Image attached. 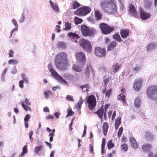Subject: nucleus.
I'll list each match as a JSON object with an SVG mask.
<instances>
[{
    "label": "nucleus",
    "mask_w": 157,
    "mask_h": 157,
    "mask_svg": "<svg viewBox=\"0 0 157 157\" xmlns=\"http://www.w3.org/2000/svg\"><path fill=\"white\" fill-rule=\"evenodd\" d=\"M152 147V145L150 144H144L142 146V149L144 151H149L151 150Z\"/></svg>",
    "instance_id": "obj_19"
},
{
    "label": "nucleus",
    "mask_w": 157,
    "mask_h": 157,
    "mask_svg": "<svg viewBox=\"0 0 157 157\" xmlns=\"http://www.w3.org/2000/svg\"><path fill=\"white\" fill-rule=\"evenodd\" d=\"M113 38L118 42H121L122 41L120 35L118 33L114 34L113 36Z\"/></svg>",
    "instance_id": "obj_36"
},
{
    "label": "nucleus",
    "mask_w": 157,
    "mask_h": 157,
    "mask_svg": "<svg viewBox=\"0 0 157 157\" xmlns=\"http://www.w3.org/2000/svg\"><path fill=\"white\" fill-rule=\"evenodd\" d=\"M89 151L90 153H92L93 152L94 149L92 145L91 144H90L89 145Z\"/></svg>",
    "instance_id": "obj_62"
},
{
    "label": "nucleus",
    "mask_w": 157,
    "mask_h": 157,
    "mask_svg": "<svg viewBox=\"0 0 157 157\" xmlns=\"http://www.w3.org/2000/svg\"><path fill=\"white\" fill-rule=\"evenodd\" d=\"M115 154V151H113L112 153H110L108 155V157H113V155H114Z\"/></svg>",
    "instance_id": "obj_63"
},
{
    "label": "nucleus",
    "mask_w": 157,
    "mask_h": 157,
    "mask_svg": "<svg viewBox=\"0 0 157 157\" xmlns=\"http://www.w3.org/2000/svg\"><path fill=\"white\" fill-rule=\"evenodd\" d=\"M106 49L105 48H101L100 47H96L94 50L95 55L99 57H102L105 55Z\"/></svg>",
    "instance_id": "obj_9"
},
{
    "label": "nucleus",
    "mask_w": 157,
    "mask_h": 157,
    "mask_svg": "<svg viewBox=\"0 0 157 157\" xmlns=\"http://www.w3.org/2000/svg\"><path fill=\"white\" fill-rule=\"evenodd\" d=\"M96 100L94 96L90 95L87 98L86 101L85 102L86 105L90 110H93L96 105Z\"/></svg>",
    "instance_id": "obj_5"
},
{
    "label": "nucleus",
    "mask_w": 157,
    "mask_h": 157,
    "mask_svg": "<svg viewBox=\"0 0 157 157\" xmlns=\"http://www.w3.org/2000/svg\"><path fill=\"white\" fill-rule=\"evenodd\" d=\"M123 131V128L122 127H121L118 130V133H117V136L120 137H121Z\"/></svg>",
    "instance_id": "obj_51"
},
{
    "label": "nucleus",
    "mask_w": 157,
    "mask_h": 157,
    "mask_svg": "<svg viewBox=\"0 0 157 157\" xmlns=\"http://www.w3.org/2000/svg\"><path fill=\"white\" fill-rule=\"evenodd\" d=\"M147 94L151 100L154 99L157 97V86H149L147 90Z\"/></svg>",
    "instance_id": "obj_4"
},
{
    "label": "nucleus",
    "mask_w": 157,
    "mask_h": 157,
    "mask_svg": "<svg viewBox=\"0 0 157 157\" xmlns=\"http://www.w3.org/2000/svg\"><path fill=\"white\" fill-rule=\"evenodd\" d=\"M43 148V146L42 145L36 147L35 149V152L37 153H38Z\"/></svg>",
    "instance_id": "obj_48"
},
{
    "label": "nucleus",
    "mask_w": 157,
    "mask_h": 157,
    "mask_svg": "<svg viewBox=\"0 0 157 157\" xmlns=\"http://www.w3.org/2000/svg\"><path fill=\"white\" fill-rule=\"evenodd\" d=\"M120 67L121 66L120 65H119L118 63H117L113 67V72L115 73L118 71L119 70Z\"/></svg>",
    "instance_id": "obj_40"
},
{
    "label": "nucleus",
    "mask_w": 157,
    "mask_h": 157,
    "mask_svg": "<svg viewBox=\"0 0 157 157\" xmlns=\"http://www.w3.org/2000/svg\"><path fill=\"white\" fill-rule=\"evenodd\" d=\"M65 27L64 29V30H70L71 28V24L68 22H66L65 24Z\"/></svg>",
    "instance_id": "obj_38"
},
{
    "label": "nucleus",
    "mask_w": 157,
    "mask_h": 157,
    "mask_svg": "<svg viewBox=\"0 0 157 157\" xmlns=\"http://www.w3.org/2000/svg\"><path fill=\"white\" fill-rule=\"evenodd\" d=\"M30 118V116L29 114H27L25 116L24 118V122H28Z\"/></svg>",
    "instance_id": "obj_55"
},
{
    "label": "nucleus",
    "mask_w": 157,
    "mask_h": 157,
    "mask_svg": "<svg viewBox=\"0 0 157 157\" xmlns=\"http://www.w3.org/2000/svg\"><path fill=\"white\" fill-rule=\"evenodd\" d=\"M90 72L93 76L95 75V72L94 69L92 68L90 64L88 65L86 68L85 71L84 73V78L85 79H88L90 76Z\"/></svg>",
    "instance_id": "obj_10"
},
{
    "label": "nucleus",
    "mask_w": 157,
    "mask_h": 157,
    "mask_svg": "<svg viewBox=\"0 0 157 157\" xmlns=\"http://www.w3.org/2000/svg\"><path fill=\"white\" fill-rule=\"evenodd\" d=\"M112 90V89H109L105 92L106 97L109 98L111 94Z\"/></svg>",
    "instance_id": "obj_47"
},
{
    "label": "nucleus",
    "mask_w": 157,
    "mask_h": 157,
    "mask_svg": "<svg viewBox=\"0 0 157 157\" xmlns=\"http://www.w3.org/2000/svg\"><path fill=\"white\" fill-rule=\"evenodd\" d=\"M75 57L78 61L84 63L86 61V57L84 53L82 52H77L75 55Z\"/></svg>",
    "instance_id": "obj_11"
},
{
    "label": "nucleus",
    "mask_w": 157,
    "mask_h": 157,
    "mask_svg": "<svg viewBox=\"0 0 157 157\" xmlns=\"http://www.w3.org/2000/svg\"><path fill=\"white\" fill-rule=\"evenodd\" d=\"M108 128L109 125L107 123L105 122L103 124V131L105 136H106L107 134Z\"/></svg>",
    "instance_id": "obj_24"
},
{
    "label": "nucleus",
    "mask_w": 157,
    "mask_h": 157,
    "mask_svg": "<svg viewBox=\"0 0 157 157\" xmlns=\"http://www.w3.org/2000/svg\"><path fill=\"white\" fill-rule=\"evenodd\" d=\"M110 106V105L109 104H105V106L104 109H105V113H104V115L105 114V113L107 110V109Z\"/></svg>",
    "instance_id": "obj_60"
},
{
    "label": "nucleus",
    "mask_w": 157,
    "mask_h": 157,
    "mask_svg": "<svg viewBox=\"0 0 157 157\" xmlns=\"http://www.w3.org/2000/svg\"><path fill=\"white\" fill-rule=\"evenodd\" d=\"M49 3L51 7L54 11L58 12L59 11V7L56 3H53L51 0L49 1Z\"/></svg>",
    "instance_id": "obj_22"
},
{
    "label": "nucleus",
    "mask_w": 157,
    "mask_h": 157,
    "mask_svg": "<svg viewBox=\"0 0 157 157\" xmlns=\"http://www.w3.org/2000/svg\"><path fill=\"white\" fill-rule=\"evenodd\" d=\"M129 141L131 143V146L134 148V149H136L138 147V144L134 138L133 137H130Z\"/></svg>",
    "instance_id": "obj_18"
},
{
    "label": "nucleus",
    "mask_w": 157,
    "mask_h": 157,
    "mask_svg": "<svg viewBox=\"0 0 157 157\" xmlns=\"http://www.w3.org/2000/svg\"><path fill=\"white\" fill-rule=\"evenodd\" d=\"M48 67L49 71L51 72L52 75L56 78L59 75L53 69V66L51 64H48Z\"/></svg>",
    "instance_id": "obj_16"
},
{
    "label": "nucleus",
    "mask_w": 157,
    "mask_h": 157,
    "mask_svg": "<svg viewBox=\"0 0 157 157\" xmlns=\"http://www.w3.org/2000/svg\"><path fill=\"white\" fill-rule=\"evenodd\" d=\"M157 46V44L155 43L149 45L147 47V50L148 51H151L155 49Z\"/></svg>",
    "instance_id": "obj_25"
},
{
    "label": "nucleus",
    "mask_w": 157,
    "mask_h": 157,
    "mask_svg": "<svg viewBox=\"0 0 157 157\" xmlns=\"http://www.w3.org/2000/svg\"><path fill=\"white\" fill-rule=\"evenodd\" d=\"M21 104L22 107L26 111H31V108L29 107L30 105V103L28 100L27 98L25 99L24 101H21L20 103Z\"/></svg>",
    "instance_id": "obj_13"
},
{
    "label": "nucleus",
    "mask_w": 157,
    "mask_h": 157,
    "mask_svg": "<svg viewBox=\"0 0 157 157\" xmlns=\"http://www.w3.org/2000/svg\"><path fill=\"white\" fill-rule=\"evenodd\" d=\"M98 116L101 118L102 117V116L104 113V109L103 106H102L100 109H98L97 111L95 112Z\"/></svg>",
    "instance_id": "obj_23"
},
{
    "label": "nucleus",
    "mask_w": 157,
    "mask_h": 157,
    "mask_svg": "<svg viewBox=\"0 0 157 157\" xmlns=\"http://www.w3.org/2000/svg\"><path fill=\"white\" fill-rule=\"evenodd\" d=\"M139 13L140 18L142 20H147L151 17L150 13H147L141 8L139 10Z\"/></svg>",
    "instance_id": "obj_12"
},
{
    "label": "nucleus",
    "mask_w": 157,
    "mask_h": 157,
    "mask_svg": "<svg viewBox=\"0 0 157 157\" xmlns=\"http://www.w3.org/2000/svg\"><path fill=\"white\" fill-rule=\"evenodd\" d=\"M142 82V80L141 78L135 81L133 85L134 89L135 90L137 91L140 89Z\"/></svg>",
    "instance_id": "obj_15"
},
{
    "label": "nucleus",
    "mask_w": 157,
    "mask_h": 157,
    "mask_svg": "<svg viewBox=\"0 0 157 157\" xmlns=\"http://www.w3.org/2000/svg\"><path fill=\"white\" fill-rule=\"evenodd\" d=\"M33 134V132L32 131H30L29 132V139L31 140V142H32L33 141V138L32 137V136Z\"/></svg>",
    "instance_id": "obj_56"
},
{
    "label": "nucleus",
    "mask_w": 157,
    "mask_h": 157,
    "mask_svg": "<svg viewBox=\"0 0 157 157\" xmlns=\"http://www.w3.org/2000/svg\"><path fill=\"white\" fill-rule=\"evenodd\" d=\"M63 77L67 80H71L74 78V75L70 74H65L63 75Z\"/></svg>",
    "instance_id": "obj_33"
},
{
    "label": "nucleus",
    "mask_w": 157,
    "mask_h": 157,
    "mask_svg": "<svg viewBox=\"0 0 157 157\" xmlns=\"http://www.w3.org/2000/svg\"><path fill=\"white\" fill-rule=\"evenodd\" d=\"M80 6V4L77 2L74 1L72 2V9H75Z\"/></svg>",
    "instance_id": "obj_39"
},
{
    "label": "nucleus",
    "mask_w": 157,
    "mask_h": 157,
    "mask_svg": "<svg viewBox=\"0 0 157 157\" xmlns=\"http://www.w3.org/2000/svg\"><path fill=\"white\" fill-rule=\"evenodd\" d=\"M18 63V61L17 60L15 59H11L9 60L8 62V64H17Z\"/></svg>",
    "instance_id": "obj_49"
},
{
    "label": "nucleus",
    "mask_w": 157,
    "mask_h": 157,
    "mask_svg": "<svg viewBox=\"0 0 157 157\" xmlns=\"http://www.w3.org/2000/svg\"><path fill=\"white\" fill-rule=\"evenodd\" d=\"M57 46L59 48L65 49L66 47L65 43L62 41L59 42L57 43Z\"/></svg>",
    "instance_id": "obj_27"
},
{
    "label": "nucleus",
    "mask_w": 157,
    "mask_h": 157,
    "mask_svg": "<svg viewBox=\"0 0 157 157\" xmlns=\"http://www.w3.org/2000/svg\"><path fill=\"white\" fill-rule=\"evenodd\" d=\"M118 99L119 100L122 101L124 104L126 101L125 96L124 95H121V94H120L119 95L118 97Z\"/></svg>",
    "instance_id": "obj_37"
},
{
    "label": "nucleus",
    "mask_w": 157,
    "mask_h": 157,
    "mask_svg": "<svg viewBox=\"0 0 157 157\" xmlns=\"http://www.w3.org/2000/svg\"><path fill=\"white\" fill-rule=\"evenodd\" d=\"M13 51L12 49H10L8 53L9 57H13Z\"/></svg>",
    "instance_id": "obj_58"
},
{
    "label": "nucleus",
    "mask_w": 157,
    "mask_h": 157,
    "mask_svg": "<svg viewBox=\"0 0 157 157\" xmlns=\"http://www.w3.org/2000/svg\"><path fill=\"white\" fill-rule=\"evenodd\" d=\"M79 44L85 51L90 52L92 51L91 43L85 39H82L80 40Z\"/></svg>",
    "instance_id": "obj_6"
},
{
    "label": "nucleus",
    "mask_w": 157,
    "mask_h": 157,
    "mask_svg": "<svg viewBox=\"0 0 157 157\" xmlns=\"http://www.w3.org/2000/svg\"><path fill=\"white\" fill-rule=\"evenodd\" d=\"M140 69V66H136L133 69V71L135 73L139 71Z\"/></svg>",
    "instance_id": "obj_54"
},
{
    "label": "nucleus",
    "mask_w": 157,
    "mask_h": 157,
    "mask_svg": "<svg viewBox=\"0 0 157 157\" xmlns=\"http://www.w3.org/2000/svg\"><path fill=\"white\" fill-rule=\"evenodd\" d=\"M60 83L67 84V81L64 80L60 75H59L56 78Z\"/></svg>",
    "instance_id": "obj_30"
},
{
    "label": "nucleus",
    "mask_w": 157,
    "mask_h": 157,
    "mask_svg": "<svg viewBox=\"0 0 157 157\" xmlns=\"http://www.w3.org/2000/svg\"><path fill=\"white\" fill-rule=\"evenodd\" d=\"M69 63L67 55L65 53L58 54L55 59L54 63L56 68L61 70H65L69 66Z\"/></svg>",
    "instance_id": "obj_1"
},
{
    "label": "nucleus",
    "mask_w": 157,
    "mask_h": 157,
    "mask_svg": "<svg viewBox=\"0 0 157 157\" xmlns=\"http://www.w3.org/2000/svg\"><path fill=\"white\" fill-rule=\"evenodd\" d=\"M82 21V20L78 17H75V22L76 24L78 25L81 24Z\"/></svg>",
    "instance_id": "obj_46"
},
{
    "label": "nucleus",
    "mask_w": 157,
    "mask_h": 157,
    "mask_svg": "<svg viewBox=\"0 0 157 157\" xmlns=\"http://www.w3.org/2000/svg\"><path fill=\"white\" fill-rule=\"evenodd\" d=\"M140 104V101L139 98H136L134 101V105L136 107H138Z\"/></svg>",
    "instance_id": "obj_42"
},
{
    "label": "nucleus",
    "mask_w": 157,
    "mask_h": 157,
    "mask_svg": "<svg viewBox=\"0 0 157 157\" xmlns=\"http://www.w3.org/2000/svg\"><path fill=\"white\" fill-rule=\"evenodd\" d=\"M26 145H25L22 149V152L19 155V157H23L25 154H26L28 152Z\"/></svg>",
    "instance_id": "obj_29"
},
{
    "label": "nucleus",
    "mask_w": 157,
    "mask_h": 157,
    "mask_svg": "<svg viewBox=\"0 0 157 157\" xmlns=\"http://www.w3.org/2000/svg\"><path fill=\"white\" fill-rule=\"evenodd\" d=\"M90 11V8L87 7L80 8L74 11V14L78 16L85 15Z\"/></svg>",
    "instance_id": "obj_8"
},
{
    "label": "nucleus",
    "mask_w": 157,
    "mask_h": 157,
    "mask_svg": "<svg viewBox=\"0 0 157 157\" xmlns=\"http://www.w3.org/2000/svg\"><path fill=\"white\" fill-rule=\"evenodd\" d=\"M129 11L130 15L132 16H134L136 18H137L139 17L137 11L135 9L134 6L132 4L129 5Z\"/></svg>",
    "instance_id": "obj_14"
},
{
    "label": "nucleus",
    "mask_w": 157,
    "mask_h": 157,
    "mask_svg": "<svg viewBox=\"0 0 157 157\" xmlns=\"http://www.w3.org/2000/svg\"><path fill=\"white\" fill-rule=\"evenodd\" d=\"M84 102V100L82 97L80 98L79 100L77 105L75 106L76 109L80 110L81 108L82 104Z\"/></svg>",
    "instance_id": "obj_21"
},
{
    "label": "nucleus",
    "mask_w": 157,
    "mask_h": 157,
    "mask_svg": "<svg viewBox=\"0 0 157 157\" xmlns=\"http://www.w3.org/2000/svg\"><path fill=\"white\" fill-rule=\"evenodd\" d=\"M66 99L67 100L70 101H74V100L73 99V97L71 95H68L66 97Z\"/></svg>",
    "instance_id": "obj_50"
},
{
    "label": "nucleus",
    "mask_w": 157,
    "mask_h": 157,
    "mask_svg": "<svg viewBox=\"0 0 157 157\" xmlns=\"http://www.w3.org/2000/svg\"><path fill=\"white\" fill-rule=\"evenodd\" d=\"M121 150L124 151H127L128 149V145L126 144H123L121 145Z\"/></svg>",
    "instance_id": "obj_41"
},
{
    "label": "nucleus",
    "mask_w": 157,
    "mask_h": 157,
    "mask_svg": "<svg viewBox=\"0 0 157 157\" xmlns=\"http://www.w3.org/2000/svg\"><path fill=\"white\" fill-rule=\"evenodd\" d=\"M99 27L102 33L106 35L113 31L114 29V27H110L107 24L103 23L100 24Z\"/></svg>",
    "instance_id": "obj_7"
},
{
    "label": "nucleus",
    "mask_w": 157,
    "mask_h": 157,
    "mask_svg": "<svg viewBox=\"0 0 157 157\" xmlns=\"http://www.w3.org/2000/svg\"><path fill=\"white\" fill-rule=\"evenodd\" d=\"M94 15L95 19L97 21L100 20L101 18L102 15L99 10H96L95 11Z\"/></svg>",
    "instance_id": "obj_26"
},
{
    "label": "nucleus",
    "mask_w": 157,
    "mask_h": 157,
    "mask_svg": "<svg viewBox=\"0 0 157 157\" xmlns=\"http://www.w3.org/2000/svg\"><path fill=\"white\" fill-rule=\"evenodd\" d=\"M104 86H106L109 82V79H110V78H109V77L108 78H106L105 75L104 76Z\"/></svg>",
    "instance_id": "obj_44"
},
{
    "label": "nucleus",
    "mask_w": 157,
    "mask_h": 157,
    "mask_svg": "<svg viewBox=\"0 0 157 157\" xmlns=\"http://www.w3.org/2000/svg\"><path fill=\"white\" fill-rule=\"evenodd\" d=\"M81 30L82 34L83 36L85 37L93 36L96 33L95 29H90L85 25H82Z\"/></svg>",
    "instance_id": "obj_3"
},
{
    "label": "nucleus",
    "mask_w": 157,
    "mask_h": 157,
    "mask_svg": "<svg viewBox=\"0 0 157 157\" xmlns=\"http://www.w3.org/2000/svg\"><path fill=\"white\" fill-rule=\"evenodd\" d=\"M145 7L149 9H151V3L150 0H145L144 1Z\"/></svg>",
    "instance_id": "obj_31"
},
{
    "label": "nucleus",
    "mask_w": 157,
    "mask_h": 157,
    "mask_svg": "<svg viewBox=\"0 0 157 157\" xmlns=\"http://www.w3.org/2000/svg\"><path fill=\"white\" fill-rule=\"evenodd\" d=\"M129 30L128 29H124L121 30L120 34L123 38L127 37L129 35Z\"/></svg>",
    "instance_id": "obj_17"
},
{
    "label": "nucleus",
    "mask_w": 157,
    "mask_h": 157,
    "mask_svg": "<svg viewBox=\"0 0 157 157\" xmlns=\"http://www.w3.org/2000/svg\"><path fill=\"white\" fill-rule=\"evenodd\" d=\"M116 44L117 43L116 41H113L111 42L107 48L108 51H110L113 50L116 46Z\"/></svg>",
    "instance_id": "obj_20"
},
{
    "label": "nucleus",
    "mask_w": 157,
    "mask_h": 157,
    "mask_svg": "<svg viewBox=\"0 0 157 157\" xmlns=\"http://www.w3.org/2000/svg\"><path fill=\"white\" fill-rule=\"evenodd\" d=\"M23 83H24L23 81V80H21L19 81V85L20 88H22L23 87V86H24Z\"/></svg>",
    "instance_id": "obj_61"
},
{
    "label": "nucleus",
    "mask_w": 157,
    "mask_h": 157,
    "mask_svg": "<svg viewBox=\"0 0 157 157\" xmlns=\"http://www.w3.org/2000/svg\"><path fill=\"white\" fill-rule=\"evenodd\" d=\"M44 94L46 98L48 99L50 95L52 94V93L48 90L45 91L44 92Z\"/></svg>",
    "instance_id": "obj_43"
},
{
    "label": "nucleus",
    "mask_w": 157,
    "mask_h": 157,
    "mask_svg": "<svg viewBox=\"0 0 157 157\" xmlns=\"http://www.w3.org/2000/svg\"><path fill=\"white\" fill-rule=\"evenodd\" d=\"M149 157H157V154H154L152 152H150L149 153Z\"/></svg>",
    "instance_id": "obj_59"
},
{
    "label": "nucleus",
    "mask_w": 157,
    "mask_h": 157,
    "mask_svg": "<svg viewBox=\"0 0 157 157\" xmlns=\"http://www.w3.org/2000/svg\"><path fill=\"white\" fill-rule=\"evenodd\" d=\"M106 140L104 138H103L102 139V142L101 144V147L103 150L104 148H105V144Z\"/></svg>",
    "instance_id": "obj_53"
},
{
    "label": "nucleus",
    "mask_w": 157,
    "mask_h": 157,
    "mask_svg": "<svg viewBox=\"0 0 157 157\" xmlns=\"http://www.w3.org/2000/svg\"><path fill=\"white\" fill-rule=\"evenodd\" d=\"M113 144L112 143V140H109L107 143V146L109 149H110L114 147Z\"/></svg>",
    "instance_id": "obj_45"
},
{
    "label": "nucleus",
    "mask_w": 157,
    "mask_h": 157,
    "mask_svg": "<svg viewBox=\"0 0 157 157\" xmlns=\"http://www.w3.org/2000/svg\"><path fill=\"white\" fill-rule=\"evenodd\" d=\"M121 124V118H118L115 120V128L116 129H117L119 125Z\"/></svg>",
    "instance_id": "obj_34"
},
{
    "label": "nucleus",
    "mask_w": 157,
    "mask_h": 157,
    "mask_svg": "<svg viewBox=\"0 0 157 157\" xmlns=\"http://www.w3.org/2000/svg\"><path fill=\"white\" fill-rule=\"evenodd\" d=\"M154 135L151 132L146 131L145 133L144 136L147 139L152 140L154 138Z\"/></svg>",
    "instance_id": "obj_28"
},
{
    "label": "nucleus",
    "mask_w": 157,
    "mask_h": 157,
    "mask_svg": "<svg viewBox=\"0 0 157 157\" xmlns=\"http://www.w3.org/2000/svg\"><path fill=\"white\" fill-rule=\"evenodd\" d=\"M80 88L83 89L84 88H86V91H88V90L87 89V88H89V85L88 84H86L85 85H81L79 87Z\"/></svg>",
    "instance_id": "obj_52"
},
{
    "label": "nucleus",
    "mask_w": 157,
    "mask_h": 157,
    "mask_svg": "<svg viewBox=\"0 0 157 157\" xmlns=\"http://www.w3.org/2000/svg\"><path fill=\"white\" fill-rule=\"evenodd\" d=\"M74 114V112L71 109H69L68 111L67 114V115L66 117L71 116Z\"/></svg>",
    "instance_id": "obj_57"
},
{
    "label": "nucleus",
    "mask_w": 157,
    "mask_h": 157,
    "mask_svg": "<svg viewBox=\"0 0 157 157\" xmlns=\"http://www.w3.org/2000/svg\"><path fill=\"white\" fill-rule=\"evenodd\" d=\"M68 36L71 38L78 39L79 38V36L75 33H71L68 34Z\"/></svg>",
    "instance_id": "obj_32"
},
{
    "label": "nucleus",
    "mask_w": 157,
    "mask_h": 157,
    "mask_svg": "<svg viewBox=\"0 0 157 157\" xmlns=\"http://www.w3.org/2000/svg\"><path fill=\"white\" fill-rule=\"evenodd\" d=\"M72 69L74 71L77 72H81L82 71V68L81 67L75 64H74L73 65Z\"/></svg>",
    "instance_id": "obj_35"
},
{
    "label": "nucleus",
    "mask_w": 157,
    "mask_h": 157,
    "mask_svg": "<svg viewBox=\"0 0 157 157\" xmlns=\"http://www.w3.org/2000/svg\"><path fill=\"white\" fill-rule=\"evenodd\" d=\"M12 22H13V24L16 27H18L17 24L16 22V20L14 19H13Z\"/></svg>",
    "instance_id": "obj_64"
},
{
    "label": "nucleus",
    "mask_w": 157,
    "mask_h": 157,
    "mask_svg": "<svg viewBox=\"0 0 157 157\" xmlns=\"http://www.w3.org/2000/svg\"><path fill=\"white\" fill-rule=\"evenodd\" d=\"M101 9L105 12L114 14L117 12V8L113 0H102L100 4Z\"/></svg>",
    "instance_id": "obj_2"
}]
</instances>
